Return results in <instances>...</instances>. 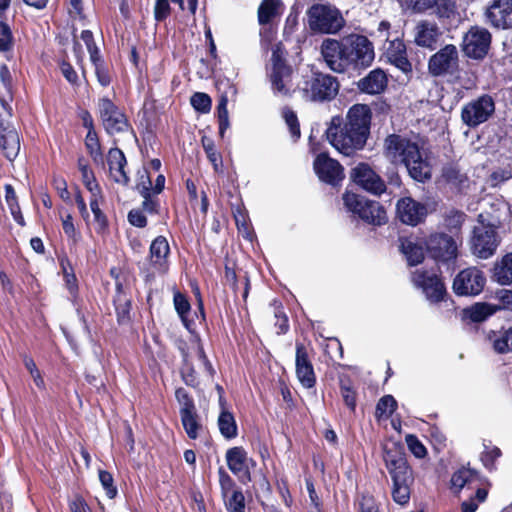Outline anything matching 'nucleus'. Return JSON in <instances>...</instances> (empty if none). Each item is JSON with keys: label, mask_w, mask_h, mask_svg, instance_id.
<instances>
[{"label": "nucleus", "mask_w": 512, "mask_h": 512, "mask_svg": "<svg viewBox=\"0 0 512 512\" xmlns=\"http://www.w3.org/2000/svg\"><path fill=\"white\" fill-rule=\"evenodd\" d=\"M321 54L327 66L334 72L348 69H365L375 57L372 42L364 35L349 34L340 40L327 38L321 44Z\"/></svg>", "instance_id": "f257e3e1"}, {"label": "nucleus", "mask_w": 512, "mask_h": 512, "mask_svg": "<svg viewBox=\"0 0 512 512\" xmlns=\"http://www.w3.org/2000/svg\"><path fill=\"white\" fill-rule=\"evenodd\" d=\"M384 149L388 157L404 164L413 180L424 183L432 177L429 161L423 157L419 145L411 139L389 134L384 140Z\"/></svg>", "instance_id": "f03ea898"}, {"label": "nucleus", "mask_w": 512, "mask_h": 512, "mask_svg": "<svg viewBox=\"0 0 512 512\" xmlns=\"http://www.w3.org/2000/svg\"><path fill=\"white\" fill-rule=\"evenodd\" d=\"M383 460L392 479V498L400 505L410 500L411 487L414 484V473L408 463L404 446L392 442L383 446Z\"/></svg>", "instance_id": "7ed1b4c3"}, {"label": "nucleus", "mask_w": 512, "mask_h": 512, "mask_svg": "<svg viewBox=\"0 0 512 512\" xmlns=\"http://www.w3.org/2000/svg\"><path fill=\"white\" fill-rule=\"evenodd\" d=\"M330 144L345 156H351L362 150L368 140L367 134L351 127L340 115L333 116L326 130Z\"/></svg>", "instance_id": "20e7f679"}, {"label": "nucleus", "mask_w": 512, "mask_h": 512, "mask_svg": "<svg viewBox=\"0 0 512 512\" xmlns=\"http://www.w3.org/2000/svg\"><path fill=\"white\" fill-rule=\"evenodd\" d=\"M340 84L335 76L320 71H311L302 76L297 85L305 101L330 102L338 95Z\"/></svg>", "instance_id": "39448f33"}, {"label": "nucleus", "mask_w": 512, "mask_h": 512, "mask_svg": "<svg viewBox=\"0 0 512 512\" xmlns=\"http://www.w3.org/2000/svg\"><path fill=\"white\" fill-rule=\"evenodd\" d=\"M343 202L349 212L367 224L381 226L387 222L385 208L378 201L346 191L343 194Z\"/></svg>", "instance_id": "423d86ee"}, {"label": "nucleus", "mask_w": 512, "mask_h": 512, "mask_svg": "<svg viewBox=\"0 0 512 512\" xmlns=\"http://www.w3.org/2000/svg\"><path fill=\"white\" fill-rule=\"evenodd\" d=\"M287 51L282 42L276 43L272 48L271 72L269 74L272 89L285 96H291V91L286 84L291 81L293 68L288 63Z\"/></svg>", "instance_id": "0eeeda50"}, {"label": "nucleus", "mask_w": 512, "mask_h": 512, "mask_svg": "<svg viewBox=\"0 0 512 512\" xmlns=\"http://www.w3.org/2000/svg\"><path fill=\"white\" fill-rule=\"evenodd\" d=\"M98 116L108 135L123 134L133 130L126 113L109 97L103 96L97 103Z\"/></svg>", "instance_id": "6e6552de"}, {"label": "nucleus", "mask_w": 512, "mask_h": 512, "mask_svg": "<svg viewBox=\"0 0 512 512\" xmlns=\"http://www.w3.org/2000/svg\"><path fill=\"white\" fill-rule=\"evenodd\" d=\"M307 16L313 32L335 34L344 26V19L339 10L328 5H312L307 11Z\"/></svg>", "instance_id": "1a4fd4ad"}, {"label": "nucleus", "mask_w": 512, "mask_h": 512, "mask_svg": "<svg viewBox=\"0 0 512 512\" xmlns=\"http://www.w3.org/2000/svg\"><path fill=\"white\" fill-rule=\"evenodd\" d=\"M477 221L479 225L473 228L471 248L479 258L487 259L494 254L499 244L496 226L485 223L482 214L478 215Z\"/></svg>", "instance_id": "9d476101"}, {"label": "nucleus", "mask_w": 512, "mask_h": 512, "mask_svg": "<svg viewBox=\"0 0 512 512\" xmlns=\"http://www.w3.org/2000/svg\"><path fill=\"white\" fill-rule=\"evenodd\" d=\"M428 256L436 263L449 264L458 256V246L452 235L443 232L431 233L425 240Z\"/></svg>", "instance_id": "9b49d317"}, {"label": "nucleus", "mask_w": 512, "mask_h": 512, "mask_svg": "<svg viewBox=\"0 0 512 512\" xmlns=\"http://www.w3.org/2000/svg\"><path fill=\"white\" fill-rule=\"evenodd\" d=\"M411 278L429 302L440 303L446 300L448 292L441 272L437 274L426 269H416Z\"/></svg>", "instance_id": "f8f14e48"}, {"label": "nucleus", "mask_w": 512, "mask_h": 512, "mask_svg": "<svg viewBox=\"0 0 512 512\" xmlns=\"http://www.w3.org/2000/svg\"><path fill=\"white\" fill-rule=\"evenodd\" d=\"M175 398L180 405V419L187 436L195 440L199 437L203 426L192 395L184 388L175 389Z\"/></svg>", "instance_id": "ddd939ff"}, {"label": "nucleus", "mask_w": 512, "mask_h": 512, "mask_svg": "<svg viewBox=\"0 0 512 512\" xmlns=\"http://www.w3.org/2000/svg\"><path fill=\"white\" fill-rule=\"evenodd\" d=\"M428 72L433 77L457 76L460 72L459 53L453 44H446L428 60Z\"/></svg>", "instance_id": "4468645a"}, {"label": "nucleus", "mask_w": 512, "mask_h": 512, "mask_svg": "<svg viewBox=\"0 0 512 512\" xmlns=\"http://www.w3.org/2000/svg\"><path fill=\"white\" fill-rule=\"evenodd\" d=\"M495 113V101L489 94H483L466 103L461 110V119L469 128H476L488 121Z\"/></svg>", "instance_id": "2eb2a0df"}, {"label": "nucleus", "mask_w": 512, "mask_h": 512, "mask_svg": "<svg viewBox=\"0 0 512 512\" xmlns=\"http://www.w3.org/2000/svg\"><path fill=\"white\" fill-rule=\"evenodd\" d=\"M491 42L492 35L488 29L471 26L463 37L462 50L470 59L483 60L490 50Z\"/></svg>", "instance_id": "dca6fc26"}, {"label": "nucleus", "mask_w": 512, "mask_h": 512, "mask_svg": "<svg viewBox=\"0 0 512 512\" xmlns=\"http://www.w3.org/2000/svg\"><path fill=\"white\" fill-rule=\"evenodd\" d=\"M486 284V277L477 267H468L458 272L452 283V290L457 296H477Z\"/></svg>", "instance_id": "f3484780"}, {"label": "nucleus", "mask_w": 512, "mask_h": 512, "mask_svg": "<svg viewBox=\"0 0 512 512\" xmlns=\"http://www.w3.org/2000/svg\"><path fill=\"white\" fill-rule=\"evenodd\" d=\"M351 181L363 190L374 194H383L387 187L382 177L366 162H360L350 171Z\"/></svg>", "instance_id": "a211bd4d"}, {"label": "nucleus", "mask_w": 512, "mask_h": 512, "mask_svg": "<svg viewBox=\"0 0 512 512\" xmlns=\"http://www.w3.org/2000/svg\"><path fill=\"white\" fill-rule=\"evenodd\" d=\"M295 373L301 385L306 389H311L316 385V374L311 361L310 352L312 347L303 342L295 343Z\"/></svg>", "instance_id": "6ab92c4d"}, {"label": "nucleus", "mask_w": 512, "mask_h": 512, "mask_svg": "<svg viewBox=\"0 0 512 512\" xmlns=\"http://www.w3.org/2000/svg\"><path fill=\"white\" fill-rule=\"evenodd\" d=\"M427 215V205L411 196L401 197L397 200L396 217L401 223L415 227L423 223Z\"/></svg>", "instance_id": "aec40b11"}, {"label": "nucleus", "mask_w": 512, "mask_h": 512, "mask_svg": "<svg viewBox=\"0 0 512 512\" xmlns=\"http://www.w3.org/2000/svg\"><path fill=\"white\" fill-rule=\"evenodd\" d=\"M229 470L238 477V480L246 485L252 481L249 464L255 465V461L248 457L247 451L242 446L229 448L225 454Z\"/></svg>", "instance_id": "412c9836"}, {"label": "nucleus", "mask_w": 512, "mask_h": 512, "mask_svg": "<svg viewBox=\"0 0 512 512\" xmlns=\"http://www.w3.org/2000/svg\"><path fill=\"white\" fill-rule=\"evenodd\" d=\"M313 168L318 178L331 186L339 185L345 177L342 165L325 152L316 156Z\"/></svg>", "instance_id": "4be33fe9"}, {"label": "nucleus", "mask_w": 512, "mask_h": 512, "mask_svg": "<svg viewBox=\"0 0 512 512\" xmlns=\"http://www.w3.org/2000/svg\"><path fill=\"white\" fill-rule=\"evenodd\" d=\"M484 16L485 22L495 29H512V0H492Z\"/></svg>", "instance_id": "5701e85b"}, {"label": "nucleus", "mask_w": 512, "mask_h": 512, "mask_svg": "<svg viewBox=\"0 0 512 512\" xmlns=\"http://www.w3.org/2000/svg\"><path fill=\"white\" fill-rule=\"evenodd\" d=\"M170 246L165 236L159 235L150 244L149 263L151 267L160 274H165L169 270Z\"/></svg>", "instance_id": "b1692460"}, {"label": "nucleus", "mask_w": 512, "mask_h": 512, "mask_svg": "<svg viewBox=\"0 0 512 512\" xmlns=\"http://www.w3.org/2000/svg\"><path fill=\"white\" fill-rule=\"evenodd\" d=\"M344 121L347 122L351 127L361 131L363 134L370 136L371 122H372V110L369 105L356 103L349 107Z\"/></svg>", "instance_id": "393cba45"}, {"label": "nucleus", "mask_w": 512, "mask_h": 512, "mask_svg": "<svg viewBox=\"0 0 512 512\" xmlns=\"http://www.w3.org/2000/svg\"><path fill=\"white\" fill-rule=\"evenodd\" d=\"M107 163L113 180L123 186H128L130 177L126 171L127 159L124 152L118 147H112L107 153Z\"/></svg>", "instance_id": "a878e982"}, {"label": "nucleus", "mask_w": 512, "mask_h": 512, "mask_svg": "<svg viewBox=\"0 0 512 512\" xmlns=\"http://www.w3.org/2000/svg\"><path fill=\"white\" fill-rule=\"evenodd\" d=\"M219 406L220 413L217 419L219 432L226 440L235 439L238 436V425L223 396L219 397Z\"/></svg>", "instance_id": "bb28decb"}, {"label": "nucleus", "mask_w": 512, "mask_h": 512, "mask_svg": "<svg viewBox=\"0 0 512 512\" xmlns=\"http://www.w3.org/2000/svg\"><path fill=\"white\" fill-rule=\"evenodd\" d=\"M398 242L399 251L405 257L409 267H415L424 261V247L413 237L400 236Z\"/></svg>", "instance_id": "cd10ccee"}, {"label": "nucleus", "mask_w": 512, "mask_h": 512, "mask_svg": "<svg viewBox=\"0 0 512 512\" xmlns=\"http://www.w3.org/2000/svg\"><path fill=\"white\" fill-rule=\"evenodd\" d=\"M388 84V79L384 71L381 69H374L370 71L365 77L361 78L358 83V89L369 95H376L382 93Z\"/></svg>", "instance_id": "c85d7f7f"}, {"label": "nucleus", "mask_w": 512, "mask_h": 512, "mask_svg": "<svg viewBox=\"0 0 512 512\" xmlns=\"http://www.w3.org/2000/svg\"><path fill=\"white\" fill-rule=\"evenodd\" d=\"M415 43L424 48L434 50L437 47L438 39L441 35L436 24L428 21H420L416 28Z\"/></svg>", "instance_id": "c756f323"}, {"label": "nucleus", "mask_w": 512, "mask_h": 512, "mask_svg": "<svg viewBox=\"0 0 512 512\" xmlns=\"http://www.w3.org/2000/svg\"><path fill=\"white\" fill-rule=\"evenodd\" d=\"M285 10L282 0H262L257 9L259 25L277 23Z\"/></svg>", "instance_id": "7c9ffc66"}, {"label": "nucleus", "mask_w": 512, "mask_h": 512, "mask_svg": "<svg viewBox=\"0 0 512 512\" xmlns=\"http://www.w3.org/2000/svg\"><path fill=\"white\" fill-rule=\"evenodd\" d=\"M500 309L501 307L499 305L487 302H476L463 309L462 318L464 320H469L472 323H482Z\"/></svg>", "instance_id": "2f4dec72"}, {"label": "nucleus", "mask_w": 512, "mask_h": 512, "mask_svg": "<svg viewBox=\"0 0 512 512\" xmlns=\"http://www.w3.org/2000/svg\"><path fill=\"white\" fill-rule=\"evenodd\" d=\"M387 57L393 65L403 72H410L412 65L407 57L406 45L403 40L395 39L390 41L387 48Z\"/></svg>", "instance_id": "473e14b6"}, {"label": "nucleus", "mask_w": 512, "mask_h": 512, "mask_svg": "<svg viewBox=\"0 0 512 512\" xmlns=\"http://www.w3.org/2000/svg\"><path fill=\"white\" fill-rule=\"evenodd\" d=\"M441 177L447 184L453 186L459 192L468 187L469 184L467 174L461 170L456 162L446 163L442 167Z\"/></svg>", "instance_id": "72a5a7b5"}, {"label": "nucleus", "mask_w": 512, "mask_h": 512, "mask_svg": "<svg viewBox=\"0 0 512 512\" xmlns=\"http://www.w3.org/2000/svg\"><path fill=\"white\" fill-rule=\"evenodd\" d=\"M493 350L498 354H506L512 352V326L505 329L489 331L487 335Z\"/></svg>", "instance_id": "f704fd0d"}, {"label": "nucleus", "mask_w": 512, "mask_h": 512, "mask_svg": "<svg viewBox=\"0 0 512 512\" xmlns=\"http://www.w3.org/2000/svg\"><path fill=\"white\" fill-rule=\"evenodd\" d=\"M340 394L348 410L352 413L356 411L358 393L350 375L342 373L338 377Z\"/></svg>", "instance_id": "c9c22d12"}, {"label": "nucleus", "mask_w": 512, "mask_h": 512, "mask_svg": "<svg viewBox=\"0 0 512 512\" xmlns=\"http://www.w3.org/2000/svg\"><path fill=\"white\" fill-rule=\"evenodd\" d=\"M232 215L239 233L242 234L244 239L252 240L253 230L250 223L248 211L243 203L232 205Z\"/></svg>", "instance_id": "e433bc0d"}, {"label": "nucleus", "mask_w": 512, "mask_h": 512, "mask_svg": "<svg viewBox=\"0 0 512 512\" xmlns=\"http://www.w3.org/2000/svg\"><path fill=\"white\" fill-rule=\"evenodd\" d=\"M173 303L175 310L179 315L184 327L188 330V332L194 331V320L189 318L191 305L188 297L185 294L177 291L173 296Z\"/></svg>", "instance_id": "4c0bfd02"}, {"label": "nucleus", "mask_w": 512, "mask_h": 512, "mask_svg": "<svg viewBox=\"0 0 512 512\" xmlns=\"http://www.w3.org/2000/svg\"><path fill=\"white\" fill-rule=\"evenodd\" d=\"M113 306L119 326L132 322V296L113 297Z\"/></svg>", "instance_id": "58836bf2"}, {"label": "nucleus", "mask_w": 512, "mask_h": 512, "mask_svg": "<svg viewBox=\"0 0 512 512\" xmlns=\"http://www.w3.org/2000/svg\"><path fill=\"white\" fill-rule=\"evenodd\" d=\"M479 480V473L467 467H461L451 476V489L455 493H459L465 486H469L472 482Z\"/></svg>", "instance_id": "ea45409f"}, {"label": "nucleus", "mask_w": 512, "mask_h": 512, "mask_svg": "<svg viewBox=\"0 0 512 512\" xmlns=\"http://www.w3.org/2000/svg\"><path fill=\"white\" fill-rule=\"evenodd\" d=\"M493 278L501 285L512 283V252L502 257L494 266Z\"/></svg>", "instance_id": "a19ab883"}, {"label": "nucleus", "mask_w": 512, "mask_h": 512, "mask_svg": "<svg viewBox=\"0 0 512 512\" xmlns=\"http://www.w3.org/2000/svg\"><path fill=\"white\" fill-rule=\"evenodd\" d=\"M58 262L61 268L63 278L67 289L74 293L78 290V281L74 272V267L66 253L58 255Z\"/></svg>", "instance_id": "79ce46f5"}, {"label": "nucleus", "mask_w": 512, "mask_h": 512, "mask_svg": "<svg viewBox=\"0 0 512 512\" xmlns=\"http://www.w3.org/2000/svg\"><path fill=\"white\" fill-rule=\"evenodd\" d=\"M201 143L207 159L213 166L214 172H222L223 158L221 153L217 150L214 140L210 137L203 136Z\"/></svg>", "instance_id": "37998d69"}, {"label": "nucleus", "mask_w": 512, "mask_h": 512, "mask_svg": "<svg viewBox=\"0 0 512 512\" xmlns=\"http://www.w3.org/2000/svg\"><path fill=\"white\" fill-rule=\"evenodd\" d=\"M271 306L273 307L275 318L274 326L277 329L276 333L278 335H284L289 331L290 325L283 303L278 299H274L271 302Z\"/></svg>", "instance_id": "c03bdc74"}, {"label": "nucleus", "mask_w": 512, "mask_h": 512, "mask_svg": "<svg viewBox=\"0 0 512 512\" xmlns=\"http://www.w3.org/2000/svg\"><path fill=\"white\" fill-rule=\"evenodd\" d=\"M396 409V399L390 394L384 395L378 400L376 404L375 418L377 421L386 420L392 416Z\"/></svg>", "instance_id": "a18cd8bd"}, {"label": "nucleus", "mask_w": 512, "mask_h": 512, "mask_svg": "<svg viewBox=\"0 0 512 512\" xmlns=\"http://www.w3.org/2000/svg\"><path fill=\"white\" fill-rule=\"evenodd\" d=\"M84 144L93 162L96 164L103 163L102 146L96 131L87 132Z\"/></svg>", "instance_id": "49530a36"}, {"label": "nucleus", "mask_w": 512, "mask_h": 512, "mask_svg": "<svg viewBox=\"0 0 512 512\" xmlns=\"http://www.w3.org/2000/svg\"><path fill=\"white\" fill-rule=\"evenodd\" d=\"M99 198L91 197L90 209L94 215L95 230L98 234L109 232V220L106 214L99 207Z\"/></svg>", "instance_id": "de8ad7c7"}, {"label": "nucleus", "mask_w": 512, "mask_h": 512, "mask_svg": "<svg viewBox=\"0 0 512 512\" xmlns=\"http://www.w3.org/2000/svg\"><path fill=\"white\" fill-rule=\"evenodd\" d=\"M179 373L181 380L187 386L193 389H200V381L198 379V374L191 359H187V361H181Z\"/></svg>", "instance_id": "09e8293b"}, {"label": "nucleus", "mask_w": 512, "mask_h": 512, "mask_svg": "<svg viewBox=\"0 0 512 512\" xmlns=\"http://www.w3.org/2000/svg\"><path fill=\"white\" fill-rule=\"evenodd\" d=\"M467 215L458 209H451L444 218L446 228L451 234L457 235L461 232Z\"/></svg>", "instance_id": "8fccbe9b"}, {"label": "nucleus", "mask_w": 512, "mask_h": 512, "mask_svg": "<svg viewBox=\"0 0 512 512\" xmlns=\"http://www.w3.org/2000/svg\"><path fill=\"white\" fill-rule=\"evenodd\" d=\"M228 98L226 95H222L219 100L216 107V115L218 119V125H219V136L221 138H224L226 130L229 128V115H228Z\"/></svg>", "instance_id": "3c124183"}, {"label": "nucleus", "mask_w": 512, "mask_h": 512, "mask_svg": "<svg viewBox=\"0 0 512 512\" xmlns=\"http://www.w3.org/2000/svg\"><path fill=\"white\" fill-rule=\"evenodd\" d=\"M15 38L10 25L0 20V52L7 54L13 51Z\"/></svg>", "instance_id": "603ef678"}, {"label": "nucleus", "mask_w": 512, "mask_h": 512, "mask_svg": "<svg viewBox=\"0 0 512 512\" xmlns=\"http://www.w3.org/2000/svg\"><path fill=\"white\" fill-rule=\"evenodd\" d=\"M224 504L228 512H245L246 509L245 497L240 489L233 490L230 496L224 498Z\"/></svg>", "instance_id": "864d4df0"}, {"label": "nucleus", "mask_w": 512, "mask_h": 512, "mask_svg": "<svg viewBox=\"0 0 512 512\" xmlns=\"http://www.w3.org/2000/svg\"><path fill=\"white\" fill-rule=\"evenodd\" d=\"M98 83L102 87H108L113 81L112 66L105 60L93 65Z\"/></svg>", "instance_id": "5fc2aeb1"}, {"label": "nucleus", "mask_w": 512, "mask_h": 512, "mask_svg": "<svg viewBox=\"0 0 512 512\" xmlns=\"http://www.w3.org/2000/svg\"><path fill=\"white\" fill-rule=\"evenodd\" d=\"M282 116L289 128L291 137L294 141H297L301 137L300 123L297 114L290 107H284Z\"/></svg>", "instance_id": "6e6d98bb"}, {"label": "nucleus", "mask_w": 512, "mask_h": 512, "mask_svg": "<svg viewBox=\"0 0 512 512\" xmlns=\"http://www.w3.org/2000/svg\"><path fill=\"white\" fill-rule=\"evenodd\" d=\"M435 7V13L439 18L449 19L456 13V2L454 0H433L431 8Z\"/></svg>", "instance_id": "4d7b16f0"}, {"label": "nucleus", "mask_w": 512, "mask_h": 512, "mask_svg": "<svg viewBox=\"0 0 512 512\" xmlns=\"http://www.w3.org/2000/svg\"><path fill=\"white\" fill-rule=\"evenodd\" d=\"M98 476L106 496L109 499H114L118 494V489L114 484L113 475L107 470L99 469Z\"/></svg>", "instance_id": "13d9d810"}, {"label": "nucleus", "mask_w": 512, "mask_h": 512, "mask_svg": "<svg viewBox=\"0 0 512 512\" xmlns=\"http://www.w3.org/2000/svg\"><path fill=\"white\" fill-rule=\"evenodd\" d=\"M192 107L200 113H208L211 110V97L203 92H195L190 99Z\"/></svg>", "instance_id": "bf43d9fd"}, {"label": "nucleus", "mask_w": 512, "mask_h": 512, "mask_svg": "<svg viewBox=\"0 0 512 512\" xmlns=\"http://www.w3.org/2000/svg\"><path fill=\"white\" fill-rule=\"evenodd\" d=\"M405 442L409 451L416 458L422 459L427 455L426 447L415 434H407L405 436Z\"/></svg>", "instance_id": "052dcab7"}, {"label": "nucleus", "mask_w": 512, "mask_h": 512, "mask_svg": "<svg viewBox=\"0 0 512 512\" xmlns=\"http://www.w3.org/2000/svg\"><path fill=\"white\" fill-rule=\"evenodd\" d=\"M502 456V451L499 447L494 446L489 450L481 453L480 460L483 466L490 472L496 470V460Z\"/></svg>", "instance_id": "680f3d73"}, {"label": "nucleus", "mask_w": 512, "mask_h": 512, "mask_svg": "<svg viewBox=\"0 0 512 512\" xmlns=\"http://www.w3.org/2000/svg\"><path fill=\"white\" fill-rule=\"evenodd\" d=\"M62 228L65 235L71 240L73 245H77L81 239V233L77 231L73 223V217L71 214H67L62 217Z\"/></svg>", "instance_id": "e2e57ef3"}, {"label": "nucleus", "mask_w": 512, "mask_h": 512, "mask_svg": "<svg viewBox=\"0 0 512 512\" xmlns=\"http://www.w3.org/2000/svg\"><path fill=\"white\" fill-rule=\"evenodd\" d=\"M141 196L143 197L142 210L149 214H159L160 202L157 198H153L149 189L143 186L141 190Z\"/></svg>", "instance_id": "0e129e2a"}, {"label": "nucleus", "mask_w": 512, "mask_h": 512, "mask_svg": "<svg viewBox=\"0 0 512 512\" xmlns=\"http://www.w3.org/2000/svg\"><path fill=\"white\" fill-rule=\"evenodd\" d=\"M219 475V485L221 489V495L223 498H227L228 494L235 489L236 483L232 479V477L224 470L223 467H220L218 470Z\"/></svg>", "instance_id": "69168bd1"}, {"label": "nucleus", "mask_w": 512, "mask_h": 512, "mask_svg": "<svg viewBox=\"0 0 512 512\" xmlns=\"http://www.w3.org/2000/svg\"><path fill=\"white\" fill-rule=\"evenodd\" d=\"M260 41L261 45L266 49L272 44L277 35V23L260 25Z\"/></svg>", "instance_id": "338daca9"}, {"label": "nucleus", "mask_w": 512, "mask_h": 512, "mask_svg": "<svg viewBox=\"0 0 512 512\" xmlns=\"http://www.w3.org/2000/svg\"><path fill=\"white\" fill-rule=\"evenodd\" d=\"M359 512H380L379 504L373 495L369 493H363L361 495Z\"/></svg>", "instance_id": "774afa93"}]
</instances>
